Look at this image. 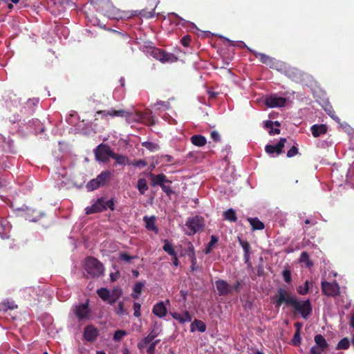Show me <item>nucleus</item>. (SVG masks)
<instances>
[{"label":"nucleus","instance_id":"nucleus-26","mask_svg":"<svg viewBox=\"0 0 354 354\" xmlns=\"http://www.w3.org/2000/svg\"><path fill=\"white\" fill-rule=\"evenodd\" d=\"M171 315L174 319L178 320L180 324L192 321V317L189 313L187 310H185L183 314L173 313H171Z\"/></svg>","mask_w":354,"mask_h":354},{"label":"nucleus","instance_id":"nucleus-21","mask_svg":"<svg viewBox=\"0 0 354 354\" xmlns=\"http://www.w3.org/2000/svg\"><path fill=\"white\" fill-rule=\"evenodd\" d=\"M18 306L12 300L5 299L0 303V312L6 313L8 310L17 309Z\"/></svg>","mask_w":354,"mask_h":354},{"label":"nucleus","instance_id":"nucleus-9","mask_svg":"<svg viewBox=\"0 0 354 354\" xmlns=\"http://www.w3.org/2000/svg\"><path fill=\"white\" fill-rule=\"evenodd\" d=\"M101 115L102 119H106L107 116L111 118L120 117V118H127L130 115V113L123 109L120 110H100L97 111L95 114V120H97V116Z\"/></svg>","mask_w":354,"mask_h":354},{"label":"nucleus","instance_id":"nucleus-44","mask_svg":"<svg viewBox=\"0 0 354 354\" xmlns=\"http://www.w3.org/2000/svg\"><path fill=\"white\" fill-rule=\"evenodd\" d=\"M191 266H190V272H193L196 270H201L202 267L197 265L196 257L190 258Z\"/></svg>","mask_w":354,"mask_h":354},{"label":"nucleus","instance_id":"nucleus-56","mask_svg":"<svg viewBox=\"0 0 354 354\" xmlns=\"http://www.w3.org/2000/svg\"><path fill=\"white\" fill-rule=\"evenodd\" d=\"M298 153V149L296 146H292L287 152V157L292 158Z\"/></svg>","mask_w":354,"mask_h":354},{"label":"nucleus","instance_id":"nucleus-43","mask_svg":"<svg viewBox=\"0 0 354 354\" xmlns=\"http://www.w3.org/2000/svg\"><path fill=\"white\" fill-rule=\"evenodd\" d=\"M127 165H133V166H135V167H139V168H142L147 165V162L145 160L140 159V160H134L133 162H131V161L127 162Z\"/></svg>","mask_w":354,"mask_h":354},{"label":"nucleus","instance_id":"nucleus-13","mask_svg":"<svg viewBox=\"0 0 354 354\" xmlns=\"http://www.w3.org/2000/svg\"><path fill=\"white\" fill-rule=\"evenodd\" d=\"M106 211L105 205H104V198H100L90 207L85 208L86 214H91Z\"/></svg>","mask_w":354,"mask_h":354},{"label":"nucleus","instance_id":"nucleus-18","mask_svg":"<svg viewBox=\"0 0 354 354\" xmlns=\"http://www.w3.org/2000/svg\"><path fill=\"white\" fill-rule=\"evenodd\" d=\"M255 57L258 58L261 63L266 64L270 66L271 68H277V65L279 63H276L275 59L269 55H267L263 53H256Z\"/></svg>","mask_w":354,"mask_h":354},{"label":"nucleus","instance_id":"nucleus-64","mask_svg":"<svg viewBox=\"0 0 354 354\" xmlns=\"http://www.w3.org/2000/svg\"><path fill=\"white\" fill-rule=\"evenodd\" d=\"M118 300V299H115L113 296L110 295V297L109 298L108 303L111 305H113L115 303V301Z\"/></svg>","mask_w":354,"mask_h":354},{"label":"nucleus","instance_id":"nucleus-33","mask_svg":"<svg viewBox=\"0 0 354 354\" xmlns=\"http://www.w3.org/2000/svg\"><path fill=\"white\" fill-rule=\"evenodd\" d=\"M223 217L225 220L230 222H236L237 221L236 212L232 208L223 212Z\"/></svg>","mask_w":354,"mask_h":354},{"label":"nucleus","instance_id":"nucleus-14","mask_svg":"<svg viewBox=\"0 0 354 354\" xmlns=\"http://www.w3.org/2000/svg\"><path fill=\"white\" fill-rule=\"evenodd\" d=\"M286 141V138H280L278 143L275 145H267L265 147V151L268 154H272L275 153L277 155H279L283 152V148L284 147Z\"/></svg>","mask_w":354,"mask_h":354},{"label":"nucleus","instance_id":"nucleus-19","mask_svg":"<svg viewBox=\"0 0 354 354\" xmlns=\"http://www.w3.org/2000/svg\"><path fill=\"white\" fill-rule=\"evenodd\" d=\"M239 243L242 247L244 254L243 258L245 263L247 264H250V253H251V247L250 243L245 241L243 240L241 238L238 237Z\"/></svg>","mask_w":354,"mask_h":354},{"label":"nucleus","instance_id":"nucleus-47","mask_svg":"<svg viewBox=\"0 0 354 354\" xmlns=\"http://www.w3.org/2000/svg\"><path fill=\"white\" fill-rule=\"evenodd\" d=\"M169 17L171 19V20L175 23L176 25H179L180 24L181 21H184L185 20L180 17V16H178L176 13L175 12H171V13H169Z\"/></svg>","mask_w":354,"mask_h":354},{"label":"nucleus","instance_id":"nucleus-38","mask_svg":"<svg viewBox=\"0 0 354 354\" xmlns=\"http://www.w3.org/2000/svg\"><path fill=\"white\" fill-rule=\"evenodd\" d=\"M165 244L162 247L163 250L166 252L168 254L171 256H174L176 252H175L174 247L171 243H169L167 239L165 240Z\"/></svg>","mask_w":354,"mask_h":354},{"label":"nucleus","instance_id":"nucleus-11","mask_svg":"<svg viewBox=\"0 0 354 354\" xmlns=\"http://www.w3.org/2000/svg\"><path fill=\"white\" fill-rule=\"evenodd\" d=\"M286 102L287 100L285 97L271 95L266 97L265 104L269 108L283 107L286 105Z\"/></svg>","mask_w":354,"mask_h":354},{"label":"nucleus","instance_id":"nucleus-28","mask_svg":"<svg viewBox=\"0 0 354 354\" xmlns=\"http://www.w3.org/2000/svg\"><path fill=\"white\" fill-rule=\"evenodd\" d=\"M247 220L250 223V224L252 226V230L253 231L254 230H263L265 227V225L263 222H261L258 218H248Z\"/></svg>","mask_w":354,"mask_h":354},{"label":"nucleus","instance_id":"nucleus-22","mask_svg":"<svg viewBox=\"0 0 354 354\" xmlns=\"http://www.w3.org/2000/svg\"><path fill=\"white\" fill-rule=\"evenodd\" d=\"M158 336V333H156L154 330H151L147 336L144 337L140 342L138 344V348L140 350L143 349L147 344L153 342L152 341Z\"/></svg>","mask_w":354,"mask_h":354},{"label":"nucleus","instance_id":"nucleus-57","mask_svg":"<svg viewBox=\"0 0 354 354\" xmlns=\"http://www.w3.org/2000/svg\"><path fill=\"white\" fill-rule=\"evenodd\" d=\"M326 351L325 349H321L320 347L319 346H313L311 348H310V353L311 354H322V353Z\"/></svg>","mask_w":354,"mask_h":354},{"label":"nucleus","instance_id":"nucleus-40","mask_svg":"<svg viewBox=\"0 0 354 354\" xmlns=\"http://www.w3.org/2000/svg\"><path fill=\"white\" fill-rule=\"evenodd\" d=\"M299 261L301 262H305L306 263L307 267L308 268L311 267L313 265V262L310 260L309 255L307 252H301Z\"/></svg>","mask_w":354,"mask_h":354},{"label":"nucleus","instance_id":"nucleus-6","mask_svg":"<svg viewBox=\"0 0 354 354\" xmlns=\"http://www.w3.org/2000/svg\"><path fill=\"white\" fill-rule=\"evenodd\" d=\"M151 55L154 58L160 61L162 63H171L176 62L178 59L177 57L174 54L167 53L165 50L158 48H153L151 51Z\"/></svg>","mask_w":354,"mask_h":354},{"label":"nucleus","instance_id":"nucleus-23","mask_svg":"<svg viewBox=\"0 0 354 354\" xmlns=\"http://www.w3.org/2000/svg\"><path fill=\"white\" fill-rule=\"evenodd\" d=\"M327 130H328L327 126L324 124H314L310 128L312 135L315 138H317L322 135L326 134L327 132Z\"/></svg>","mask_w":354,"mask_h":354},{"label":"nucleus","instance_id":"nucleus-42","mask_svg":"<svg viewBox=\"0 0 354 354\" xmlns=\"http://www.w3.org/2000/svg\"><path fill=\"white\" fill-rule=\"evenodd\" d=\"M309 291V281L306 280L304 286H299L297 288V292L300 295H306Z\"/></svg>","mask_w":354,"mask_h":354},{"label":"nucleus","instance_id":"nucleus-61","mask_svg":"<svg viewBox=\"0 0 354 354\" xmlns=\"http://www.w3.org/2000/svg\"><path fill=\"white\" fill-rule=\"evenodd\" d=\"M240 286L241 283L239 281H237L236 283L233 286V287H232V290H234L236 292H239L240 290Z\"/></svg>","mask_w":354,"mask_h":354},{"label":"nucleus","instance_id":"nucleus-35","mask_svg":"<svg viewBox=\"0 0 354 354\" xmlns=\"http://www.w3.org/2000/svg\"><path fill=\"white\" fill-rule=\"evenodd\" d=\"M274 122L271 120H267L264 122V128L269 129L270 135H275L280 133V129L279 128H273Z\"/></svg>","mask_w":354,"mask_h":354},{"label":"nucleus","instance_id":"nucleus-4","mask_svg":"<svg viewBox=\"0 0 354 354\" xmlns=\"http://www.w3.org/2000/svg\"><path fill=\"white\" fill-rule=\"evenodd\" d=\"M111 172L110 171H102L95 178L91 180L86 185L88 191H93L100 187L104 186L111 179Z\"/></svg>","mask_w":354,"mask_h":354},{"label":"nucleus","instance_id":"nucleus-37","mask_svg":"<svg viewBox=\"0 0 354 354\" xmlns=\"http://www.w3.org/2000/svg\"><path fill=\"white\" fill-rule=\"evenodd\" d=\"M142 146L150 151H156L160 149V146L158 144L149 141L143 142Z\"/></svg>","mask_w":354,"mask_h":354},{"label":"nucleus","instance_id":"nucleus-15","mask_svg":"<svg viewBox=\"0 0 354 354\" xmlns=\"http://www.w3.org/2000/svg\"><path fill=\"white\" fill-rule=\"evenodd\" d=\"M215 286L220 296H226L232 292V286L225 280L216 281Z\"/></svg>","mask_w":354,"mask_h":354},{"label":"nucleus","instance_id":"nucleus-50","mask_svg":"<svg viewBox=\"0 0 354 354\" xmlns=\"http://www.w3.org/2000/svg\"><path fill=\"white\" fill-rule=\"evenodd\" d=\"M159 342L160 339H156L150 344V345L147 348V354H155L156 346L159 343Z\"/></svg>","mask_w":354,"mask_h":354},{"label":"nucleus","instance_id":"nucleus-52","mask_svg":"<svg viewBox=\"0 0 354 354\" xmlns=\"http://www.w3.org/2000/svg\"><path fill=\"white\" fill-rule=\"evenodd\" d=\"M282 276L284 281L287 283H290L292 281L291 272L289 270H284L282 272Z\"/></svg>","mask_w":354,"mask_h":354},{"label":"nucleus","instance_id":"nucleus-25","mask_svg":"<svg viewBox=\"0 0 354 354\" xmlns=\"http://www.w3.org/2000/svg\"><path fill=\"white\" fill-rule=\"evenodd\" d=\"M0 225L2 227V231L0 230V236L2 239H9L10 238V226L8 223V222L3 218H1L0 219Z\"/></svg>","mask_w":354,"mask_h":354},{"label":"nucleus","instance_id":"nucleus-27","mask_svg":"<svg viewBox=\"0 0 354 354\" xmlns=\"http://www.w3.org/2000/svg\"><path fill=\"white\" fill-rule=\"evenodd\" d=\"M143 221L145 222L146 228L148 230L153 231L156 233L158 232V228L155 224V218L153 216L148 217L145 216L143 218Z\"/></svg>","mask_w":354,"mask_h":354},{"label":"nucleus","instance_id":"nucleus-49","mask_svg":"<svg viewBox=\"0 0 354 354\" xmlns=\"http://www.w3.org/2000/svg\"><path fill=\"white\" fill-rule=\"evenodd\" d=\"M185 253L189 259L196 257L194 245L190 242L185 250Z\"/></svg>","mask_w":354,"mask_h":354},{"label":"nucleus","instance_id":"nucleus-31","mask_svg":"<svg viewBox=\"0 0 354 354\" xmlns=\"http://www.w3.org/2000/svg\"><path fill=\"white\" fill-rule=\"evenodd\" d=\"M191 142L197 147H203L206 142V138L205 136L201 135H194L190 138Z\"/></svg>","mask_w":354,"mask_h":354},{"label":"nucleus","instance_id":"nucleus-1","mask_svg":"<svg viewBox=\"0 0 354 354\" xmlns=\"http://www.w3.org/2000/svg\"><path fill=\"white\" fill-rule=\"evenodd\" d=\"M275 308H279L282 304L293 308V313L299 314L304 319H308L312 315L313 306L309 299L299 300L296 295L291 294L284 288L279 287L273 297Z\"/></svg>","mask_w":354,"mask_h":354},{"label":"nucleus","instance_id":"nucleus-45","mask_svg":"<svg viewBox=\"0 0 354 354\" xmlns=\"http://www.w3.org/2000/svg\"><path fill=\"white\" fill-rule=\"evenodd\" d=\"M127 335V331H125L124 330H117L115 331V333L113 334V339L114 341L118 342V341H120V339H122V338Z\"/></svg>","mask_w":354,"mask_h":354},{"label":"nucleus","instance_id":"nucleus-36","mask_svg":"<svg viewBox=\"0 0 354 354\" xmlns=\"http://www.w3.org/2000/svg\"><path fill=\"white\" fill-rule=\"evenodd\" d=\"M218 237L215 235H212L210 241L207 243L206 248L205 250V254H209L212 252L214 245L218 243Z\"/></svg>","mask_w":354,"mask_h":354},{"label":"nucleus","instance_id":"nucleus-53","mask_svg":"<svg viewBox=\"0 0 354 354\" xmlns=\"http://www.w3.org/2000/svg\"><path fill=\"white\" fill-rule=\"evenodd\" d=\"M300 333L301 332L295 331V333L294 334L292 342V344L295 346H298L301 344V339Z\"/></svg>","mask_w":354,"mask_h":354},{"label":"nucleus","instance_id":"nucleus-59","mask_svg":"<svg viewBox=\"0 0 354 354\" xmlns=\"http://www.w3.org/2000/svg\"><path fill=\"white\" fill-rule=\"evenodd\" d=\"M210 136L214 142H219L221 140L220 134L216 131H212Z\"/></svg>","mask_w":354,"mask_h":354},{"label":"nucleus","instance_id":"nucleus-5","mask_svg":"<svg viewBox=\"0 0 354 354\" xmlns=\"http://www.w3.org/2000/svg\"><path fill=\"white\" fill-rule=\"evenodd\" d=\"M185 225L189 230V232H187V234L189 236L194 235L204 228V218L198 216L188 218Z\"/></svg>","mask_w":354,"mask_h":354},{"label":"nucleus","instance_id":"nucleus-54","mask_svg":"<svg viewBox=\"0 0 354 354\" xmlns=\"http://www.w3.org/2000/svg\"><path fill=\"white\" fill-rule=\"evenodd\" d=\"M133 310H134L133 315L136 317H139L141 315V313H140L141 306H140V304L139 303L135 302L133 304Z\"/></svg>","mask_w":354,"mask_h":354},{"label":"nucleus","instance_id":"nucleus-8","mask_svg":"<svg viewBox=\"0 0 354 354\" xmlns=\"http://www.w3.org/2000/svg\"><path fill=\"white\" fill-rule=\"evenodd\" d=\"M113 151L111 147L104 144H100L95 150V156L96 160L106 162L109 158H111Z\"/></svg>","mask_w":354,"mask_h":354},{"label":"nucleus","instance_id":"nucleus-17","mask_svg":"<svg viewBox=\"0 0 354 354\" xmlns=\"http://www.w3.org/2000/svg\"><path fill=\"white\" fill-rule=\"evenodd\" d=\"M106 15L110 19L119 20L124 17V12L111 5L106 9Z\"/></svg>","mask_w":354,"mask_h":354},{"label":"nucleus","instance_id":"nucleus-3","mask_svg":"<svg viewBox=\"0 0 354 354\" xmlns=\"http://www.w3.org/2000/svg\"><path fill=\"white\" fill-rule=\"evenodd\" d=\"M149 176L151 180L150 184L152 187L160 186L167 196H171L173 193V190L169 185L171 184V181L164 174L156 175L150 172Z\"/></svg>","mask_w":354,"mask_h":354},{"label":"nucleus","instance_id":"nucleus-7","mask_svg":"<svg viewBox=\"0 0 354 354\" xmlns=\"http://www.w3.org/2000/svg\"><path fill=\"white\" fill-rule=\"evenodd\" d=\"M279 65L281 68L277 70L282 71L283 69L284 74L292 81L299 82L303 80L304 73L298 68L290 66H283L281 64Z\"/></svg>","mask_w":354,"mask_h":354},{"label":"nucleus","instance_id":"nucleus-48","mask_svg":"<svg viewBox=\"0 0 354 354\" xmlns=\"http://www.w3.org/2000/svg\"><path fill=\"white\" fill-rule=\"evenodd\" d=\"M145 286V283L142 281L136 282L133 287V291L136 294H140L142 292V288Z\"/></svg>","mask_w":354,"mask_h":354},{"label":"nucleus","instance_id":"nucleus-46","mask_svg":"<svg viewBox=\"0 0 354 354\" xmlns=\"http://www.w3.org/2000/svg\"><path fill=\"white\" fill-rule=\"evenodd\" d=\"M119 258L120 260L124 261L127 263H130L132 259L136 258L135 256L129 255L127 252H121L119 254Z\"/></svg>","mask_w":354,"mask_h":354},{"label":"nucleus","instance_id":"nucleus-58","mask_svg":"<svg viewBox=\"0 0 354 354\" xmlns=\"http://www.w3.org/2000/svg\"><path fill=\"white\" fill-rule=\"evenodd\" d=\"M122 294V291L120 288H114L112 290L111 295L113 296L115 299H119Z\"/></svg>","mask_w":354,"mask_h":354},{"label":"nucleus","instance_id":"nucleus-2","mask_svg":"<svg viewBox=\"0 0 354 354\" xmlns=\"http://www.w3.org/2000/svg\"><path fill=\"white\" fill-rule=\"evenodd\" d=\"M84 270L90 277L95 278L104 274V267L96 258L87 257L84 261Z\"/></svg>","mask_w":354,"mask_h":354},{"label":"nucleus","instance_id":"nucleus-12","mask_svg":"<svg viewBox=\"0 0 354 354\" xmlns=\"http://www.w3.org/2000/svg\"><path fill=\"white\" fill-rule=\"evenodd\" d=\"M91 310L88 308V301L84 304H80L75 307V315L80 321L88 319Z\"/></svg>","mask_w":354,"mask_h":354},{"label":"nucleus","instance_id":"nucleus-60","mask_svg":"<svg viewBox=\"0 0 354 354\" xmlns=\"http://www.w3.org/2000/svg\"><path fill=\"white\" fill-rule=\"evenodd\" d=\"M125 310L124 307V304L122 302H120L118 304V308L117 309V314L118 315H123L125 314Z\"/></svg>","mask_w":354,"mask_h":354},{"label":"nucleus","instance_id":"nucleus-16","mask_svg":"<svg viewBox=\"0 0 354 354\" xmlns=\"http://www.w3.org/2000/svg\"><path fill=\"white\" fill-rule=\"evenodd\" d=\"M99 335V330L93 325L86 326L84 330V338L88 342L95 341Z\"/></svg>","mask_w":354,"mask_h":354},{"label":"nucleus","instance_id":"nucleus-34","mask_svg":"<svg viewBox=\"0 0 354 354\" xmlns=\"http://www.w3.org/2000/svg\"><path fill=\"white\" fill-rule=\"evenodd\" d=\"M111 158L114 159L117 164L120 165H124L127 164V162H130V160L124 156L113 153Z\"/></svg>","mask_w":354,"mask_h":354},{"label":"nucleus","instance_id":"nucleus-10","mask_svg":"<svg viewBox=\"0 0 354 354\" xmlns=\"http://www.w3.org/2000/svg\"><path fill=\"white\" fill-rule=\"evenodd\" d=\"M322 291L324 295L332 297L339 295L340 292L339 284L336 281L333 283L322 281Z\"/></svg>","mask_w":354,"mask_h":354},{"label":"nucleus","instance_id":"nucleus-20","mask_svg":"<svg viewBox=\"0 0 354 354\" xmlns=\"http://www.w3.org/2000/svg\"><path fill=\"white\" fill-rule=\"evenodd\" d=\"M152 312L157 317L162 318L166 316L167 310L164 302L160 301L153 306Z\"/></svg>","mask_w":354,"mask_h":354},{"label":"nucleus","instance_id":"nucleus-24","mask_svg":"<svg viewBox=\"0 0 354 354\" xmlns=\"http://www.w3.org/2000/svg\"><path fill=\"white\" fill-rule=\"evenodd\" d=\"M24 216L27 220L36 222L41 217L42 214L37 210L26 207Z\"/></svg>","mask_w":354,"mask_h":354},{"label":"nucleus","instance_id":"nucleus-51","mask_svg":"<svg viewBox=\"0 0 354 354\" xmlns=\"http://www.w3.org/2000/svg\"><path fill=\"white\" fill-rule=\"evenodd\" d=\"M104 205H105L106 210L109 209L111 211H113L115 209V202L113 198H111L108 201H105L104 199Z\"/></svg>","mask_w":354,"mask_h":354},{"label":"nucleus","instance_id":"nucleus-55","mask_svg":"<svg viewBox=\"0 0 354 354\" xmlns=\"http://www.w3.org/2000/svg\"><path fill=\"white\" fill-rule=\"evenodd\" d=\"M191 35H186L184 37H182L180 39V43L184 46H188L189 45V43L191 41Z\"/></svg>","mask_w":354,"mask_h":354},{"label":"nucleus","instance_id":"nucleus-63","mask_svg":"<svg viewBox=\"0 0 354 354\" xmlns=\"http://www.w3.org/2000/svg\"><path fill=\"white\" fill-rule=\"evenodd\" d=\"M173 257V259H172V263L175 266H178L179 265V261H178V259L177 257V255L176 254H175L174 256H172Z\"/></svg>","mask_w":354,"mask_h":354},{"label":"nucleus","instance_id":"nucleus-30","mask_svg":"<svg viewBox=\"0 0 354 354\" xmlns=\"http://www.w3.org/2000/svg\"><path fill=\"white\" fill-rule=\"evenodd\" d=\"M314 340L315 342V346L320 347L321 349L326 350L328 348V344L322 335H316L314 337Z\"/></svg>","mask_w":354,"mask_h":354},{"label":"nucleus","instance_id":"nucleus-41","mask_svg":"<svg viewBox=\"0 0 354 354\" xmlns=\"http://www.w3.org/2000/svg\"><path fill=\"white\" fill-rule=\"evenodd\" d=\"M350 346L349 339L347 337L342 339L337 344L336 348L339 349H347Z\"/></svg>","mask_w":354,"mask_h":354},{"label":"nucleus","instance_id":"nucleus-39","mask_svg":"<svg viewBox=\"0 0 354 354\" xmlns=\"http://www.w3.org/2000/svg\"><path fill=\"white\" fill-rule=\"evenodd\" d=\"M97 293L103 301H107L110 297V292L106 288H102L97 290Z\"/></svg>","mask_w":354,"mask_h":354},{"label":"nucleus","instance_id":"nucleus-32","mask_svg":"<svg viewBox=\"0 0 354 354\" xmlns=\"http://www.w3.org/2000/svg\"><path fill=\"white\" fill-rule=\"evenodd\" d=\"M136 187L139 191V193L142 195L145 194L146 192L149 189L147 180L144 178H140L138 179Z\"/></svg>","mask_w":354,"mask_h":354},{"label":"nucleus","instance_id":"nucleus-62","mask_svg":"<svg viewBox=\"0 0 354 354\" xmlns=\"http://www.w3.org/2000/svg\"><path fill=\"white\" fill-rule=\"evenodd\" d=\"M294 326L296 328V331L301 332V329L303 326V324L301 322H296V323H295Z\"/></svg>","mask_w":354,"mask_h":354},{"label":"nucleus","instance_id":"nucleus-29","mask_svg":"<svg viewBox=\"0 0 354 354\" xmlns=\"http://www.w3.org/2000/svg\"><path fill=\"white\" fill-rule=\"evenodd\" d=\"M196 330H198V331L203 333L206 330V325L205 324L198 319H195L190 326V330L191 332H194Z\"/></svg>","mask_w":354,"mask_h":354}]
</instances>
